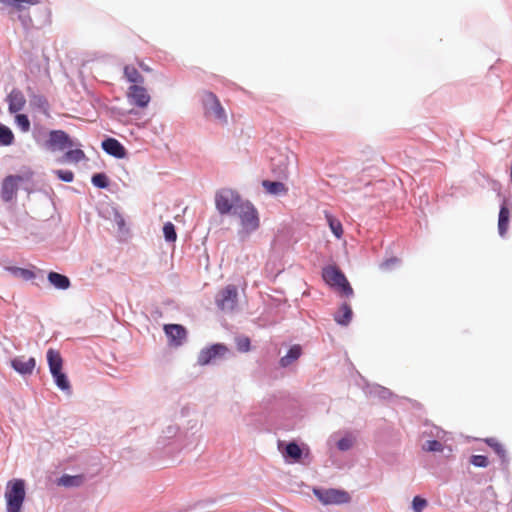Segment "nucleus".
Returning a JSON list of instances; mask_svg holds the SVG:
<instances>
[{
    "instance_id": "3",
    "label": "nucleus",
    "mask_w": 512,
    "mask_h": 512,
    "mask_svg": "<svg viewBox=\"0 0 512 512\" xmlns=\"http://www.w3.org/2000/svg\"><path fill=\"white\" fill-rule=\"evenodd\" d=\"M322 277L329 286L335 288L341 294L347 297L353 294L351 285L343 272L337 266L330 265L323 268Z\"/></svg>"
},
{
    "instance_id": "22",
    "label": "nucleus",
    "mask_w": 512,
    "mask_h": 512,
    "mask_svg": "<svg viewBox=\"0 0 512 512\" xmlns=\"http://www.w3.org/2000/svg\"><path fill=\"white\" fill-rule=\"evenodd\" d=\"M509 217L510 212L509 209L505 206H502L499 211V219H498V230L500 236L504 237L507 233L509 226Z\"/></svg>"
},
{
    "instance_id": "24",
    "label": "nucleus",
    "mask_w": 512,
    "mask_h": 512,
    "mask_svg": "<svg viewBox=\"0 0 512 512\" xmlns=\"http://www.w3.org/2000/svg\"><path fill=\"white\" fill-rule=\"evenodd\" d=\"M50 373L55 381V384L57 385V387L59 389H61L62 391H70L71 390L70 382H69L66 374L62 370H56V371L50 372Z\"/></svg>"
},
{
    "instance_id": "12",
    "label": "nucleus",
    "mask_w": 512,
    "mask_h": 512,
    "mask_svg": "<svg viewBox=\"0 0 512 512\" xmlns=\"http://www.w3.org/2000/svg\"><path fill=\"white\" fill-rule=\"evenodd\" d=\"M164 331L169 338L170 344L176 347L181 346L187 337L185 327L180 324H166L164 325Z\"/></svg>"
},
{
    "instance_id": "13",
    "label": "nucleus",
    "mask_w": 512,
    "mask_h": 512,
    "mask_svg": "<svg viewBox=\"0 0 512 512\" xmlns=\"http://www.w3.org/2000/svg\"><path fill=\"white\" fill-rule=\"evenodd\" d=\"M11 366L22 375H30L35 369L36 360L33 357L18 356L11 361Z\"/></svg>"
},
{
    "instance_id": "26",
    "label": "nucleus",
    "mask_w": 512,
    "mask_h": 512,
    "mask_svg": "<svg viewBox=\"0 0 512 512\" xmlns=\"http://www.w3.org/2000/svg\"><path fill=\"white\" fill-rule=\"evenodd\" d=\"M124 76L129 82L133 83V85H138L139 83L141 84L144 81L143 76L132 65H126L124 67Z\"/></svg>"
},
{
    "instance_id": "42",
    "label": "nucleus",
    "mask_w": 512,
    "mask_h": 512,
    "mask_svg": "<svg viewBox=\"0 0 512 512\" xmlns=\"http://www.w3.org/2000/svg\"><path fill=\"white\" fill-rule=\"evenodd\" d=\"M115 220H116V223L118 225V228L120 230H122L125 227V220H124V218L121 215L117 214L116 217H115Z\"/></svg>"
},
{
    "instance_id": "19",
    "label": "nucleus",
    "mask_w": 512,
    "mask_h": 512,
    "mask_svg": "<svg viewBox=\"0 0 512 512\" xmlns=\"http://www.w3.org/2000/svg\"><path fill=\"white\" fill-rule=\"evenodd\" d=\"M284 458L291 459L293 462H298L302 456V449L295 442H290L285 446L284 450H281Z\"/></svg>"
},
{
    "instance_id": "5",
    "label": "nucleus",
    "mask_w": 512,
    "mask_h": 512,
    "mask_svg": "<svg viewBox=\"0 0 512 512\" xmlns=\"http://www.w3.org/2000/svg\"><path fill=\"white\" fill-rule=\"evenodd\" d=\"M314 495L324 505H341L349 503L351 497L345 490L340 489H314Z\"/></svg>"
},
{
    "instance_id": "11",
    "label": "nucleus",
    "mask_w": 512,
    "mask_h": 512,
    "mask_svg": "<svg viewBox=\"0 0 512 512\" xmlns=\"http://www.w3.org/2000/svg\"><path fill=\"white\" fill-rule=\"evenodd\" d=\"M74 145L69 135L62 130H53L49 133L48 146L52 150H65Z\"/></svg>"
},
{
    "instance_id": "20",
    "label": "nucleus",
    "mask_w": 512,
    "mask_h": 512,
    "mask_svg": "<svg viewBox=\"0 0 512 512\" xmlns=\"http://www.w3.org/2000/svg\"><path fill=\"white\" fill-rule=\"evenodd\" d=\"M86 158L81 149L68 150L58 161L60 163H78Z\"/></svg>"
},
{
    "instance_id": "39",
    "label": "nucleus",
    "mask_w": 512,
    "mask_h": 512,
    "mask_svg": "<svg viewBox=\"0 0 512 512\" xmlns=\"http://www.w3.org/2000/svg\"><path fill=\"white\" fill-rule=\"evenodd\" d=\"M54 173L60 180L64 182H72L74 179L73 172L69 170H56Z\"/></svg>"
},
{
    "instance_id": "10",
    "label": "nucleus",
    "mask_w": 512,
    "mask_h": 512,
    "mask_svg": "<svg viewBox=\"0 0 512 512\" xmlns=\"http://www.w3.org/2000/svg\"><path fill=\"white\" fill-rule=\"evenodd\" d=\"M24 178L19 175H9L4 178L1 185V198L5 202L11 201L17 194L19 183Z\"/></svg>"
},
{
    "instance_id": "35",
    "label": "nucleus",
    "mask_w": 512,
    "mask_h": 512,
    "mask_svg": "<svg viewBox=\"0 0 512 512\" xmlns=\"http://www.w3.org/2000/svg\"><path fill=\"white\" fill-rule=\"evenodd\" d=\"M427 505L428 503L426 499L420 496H415L413 498L412 508L415 512H422L427 507Z\"/></svg>"
},
{
    "instance_id": "44",
    "label": "nucleus",
    "mask_w": 512,
    "mask_h": 512,
    "mask_svg": "<svg viewBox=\"0 0 512 512\" xmlns=\"http://www.w3.org/2000/svg\"><path fill=\"white\" fill-rule=\"evenodd\" d=\"M139 67L143 70V71H146V72H150L151 69L145 65L143 62H139Z\"/></svg>"
},
{
    "instance_id": "33",
    "label": "nucleus",
    "mask_w": 512,
    "mask_h": 512,
    "mask_svg": "<svg viewBox=\"0 0 512 512\" xmlns=\"http://www.w3.org/2000/svg\"><path fill=\"white\" fill-rule=\"evenodd\" d=\"M423 450L427 452H442L444 447L438 440H429L423 445Z\"/></svg>"
},
{
    "instance_id": "14",
    "label": "nucleus",
    "mask_w": 512,
    "mask_h": 512,
    "mask_svg": "<svg viewBox=\"0 0 512 512\" xmlns=\"http://www.w3.org/2000/svg\"><path fill=\"white\" fill-rule=\"evenodd\" d=\"M8 110L10 113L21 111L26 104L23 93L18 89H13L7 96Z\"/></svg>"
},
{
    "instance_id": "21",
    "label": "nucleus",
    "mask_w": 512,
    "mask_h": 512,
    "mask_svg": "<svg viewBox=\"0 0 512 512\" xmlns=\"http://www.w3.org/2000/svg\"><path fill=\"white\" fill-rule=\"evenodd\" d=\"M301 354H302L301 346L300 345H293L289 349L288 353L280 359V365L282 367L289 366L294 361H296L301 356Z\"/></svg>"
},
{
    "instance_id": "30",
    "label": "nucleus",
    "mask_w": 512,
    "mask_h": 512,
    "mask_svg": "<svg viewBox=\"0 0 512 512\" xmlns=\"http://www.w3.org/2000/svg\"><path fill=\"white\" fill-rule=\"evenodd\" d=\"M486 443L494 450V452L502 459L506 458V450L504 446L494 438H489Z\"/></svg>"
},
{
    "instance_id": "43",
    "label": "nucleus",
    "mask_w": 512,
    "mask_h": 512,
    "mask_svg": "<svg viewBox=\"0 0 512 512\" xmlns=\"http://www.w3.org/2000/svg\"><path fill=\"white\" fill-rule=\"evenodd\" d=\"M397 262V259L394 258V259H390V260H387L385 261L383 264H382V267H385V268H388L391 264H394Z\"/></svg>"
},
{
    "instance_id": "1",
    "label": "nucleus",
    "mask_w": 512,
    "mask_h": 512,
    "mask_svg": "<svg viewBox=\"0 0 512 512\" xmlns=\"http://www.w3.org/2000/svg\"><path fill=\"white\" fill-rule=\"evenodd\" d=\"M239 219V234L243 237L250 235L260 227L259 213L256 207L248 200H244L236 207L233 213Z\"/></svg>"
},
{
    "instance_id": "9",
    "label": "nucleus",
    "mask_w": 512,
    "mask_h": 512,
    "mask_svg": "<svg viewBox=\"0 0 512 512\" xmlns=\"http://www.w3.org/2000/svg\"><path fill=\"white\" fill-rule=\"evenodd\" d=\"M126 96L131 104L139 108H146L151 100L149 93L141 85H131L127 90Z\"/></svg>"
},
{
    "instance_id": "37",
    "label": "nucleus",
    "mask_w": 512,
    "mask_h": 512,
    "mask_svg": "<svg viewBox=\"0 0 512 512\" xmlns=\"http://www.w3.org/2000/svg\"><path fill=\"white\" fill-rule=\"evenodd\" d=\"M288 158L285 157L284 161L278 167V169L273 168V172L276 173L279 177L287 179L288 178Z\"/></svg>"
},
{
    "instance_id": "23",
    "label": "nucleus",
    "mask_w": 512,
    "mask_h": 512,
    "mask_svg": "<svg viewBox=\"0 0 512 512\" xmlns=\"http://www.w3.org/2000/svg\"><path fill=\"white\" fill-rule=\"evenodd\" d=\"M352 318V309L347 304L344 303L340 308L337 314L335 315L334 319L335 321L340 325H347Z\"/></svg>"
},
{
    "instance_id": "2",
    "label": "nucleus",
    "mask_w": 512,
    "mask_h": 512,
    "mask_svg": "<svg viewBox=\"0 0 512 512\" xmlns=\"http://www.w3.org/2000/svg\"><path fill=\"white\" fill-rule=\"evenodd\" d=\"M25 497V481L22 479L9 480L4 493L6 512H22Z\"/></svg>"
},
{
    "instance_id": "25",
    "label": "nucleus",
    "mask_w": 512,
    "mask_h": 512,
    "mask_svg": "<svg viewBox=\"0 0 512 512\" xmlns=\"http://www.w3.org/2000/svg\"><path fill=\"white\" fill-rule=\"evenodd\" d=\"M0 3L11 6L18 11L24 10L30 6L38 5L40 0H0Z\"/></svg>"
},
{
    "instance_id": "38",
    "label": "nucleus",
    "mask_w": 512,
    "mask_h": 512,
    "mask_svg": "<svg viewBox=\"0 0 512 512\" xmlns=\"http://www.w3.org/2000/svg\"><path fill=\"white\" fill-rule=\"evenodd\" d=\"M470 462L476 467H487L489 464L488 458L484 455H473Z\"/></svg>"
},
{
    "instance_id": "16",
    "label": "nucleus",
    "mask_w": 512,
    "mask_h": 512,
    "mask_svg": "<svg viewBox=\"0 0 512 512\" xmlns=\"http://www.w3.org/2000/svg\"><path fill=\"white\" fill-rule=\"evenodd\" d=\"M262 186L268 194L279 196L286 195L288 193V187L278 181L263 180Z\"/></svg>"
},
{
    "instance_id": "29",
    "label": "nucleus",
    "mask_w": 512,
    "mask_h": 512,
    "mask_svg": "<svg viewBox=\"0 0 512 512\" xmlns=\"http://www.w3.org/2000/svg\"><path fill=\"white\" fill-rule=\"evenodd\" d=\"M326 217L332 233L337 239H340L343 235V227L341 222L331 215H327Z\"/></svg>"
},
{
    "instance_id": "17",
    "label": "nucleus",
    "mask_w": 512,
    "mask_h": 512,
    "mask_svg": "<svg viewBox=\"0 0 512 512\" xmlns=\"http://www.w3.org/2000/svg\"><path fill=\"white\" fill-rule=\"evenodd\" d=\"M46 357L50 372L63 369L64 361L58 350L52 348L48 349Z\"/></svg>"
},
{
    "instance_id": "27",
    "label": "nucleus",
    "mask_w": 512,
    "mask_h": 512,
    "mask_svg": "<svg viewBox=\"0 0 512 512\" xmlns=\"http://www.w3.org/2000/svg\"><path fill=\"white\" fill-rule=\"evenodd\" d=\"M15 136L12 130L0 123V146H10L14 143Z\"/></svg>"
},
{
    "instance_id": "28",
    "label": "nucleus",
    "mask_w": 512,
    "mask_h": 512,
    "mask_svg": "<svg viewBox=\"0 0 512 512\" xmlns=\"http://www.w3.org/2000/svg\"><path fill=\"white\" fill-rule=\"evenodd\" d=\"M83 482V477L80 475L76 476H70V475H63L60 477L57 481V484L59 486L64 487H73V486H79Z\"/></svg>"
},
{
    "instance_id": "32",
    "label": "nucleus",
    "mask_w": 512,
    "mask_h": 512,
    "mask_svg": "<svg viewBox=\"0 0 512 512\" xmlns=\"http://www.w3.org/2000/svg\"><path fill=\"white\" fill-rule=\"evenodd\" d=\"M15 123L23 132H28L30 130V121L25 114H17L15 116Z\"/></svg>"
},
{
    "instance_id": "36",
    "label": "nucleus",
    "mask_w": 512,
    "mask_h": 512,
    "mask_svg": "<svg viewBox=\"0 0 512 512\" xmlns=\"http://www.w3.org/2000/svg\"><path fill=\"white\" fill-rule=\"evenodd\" d=\"M236 347L240 352H247L250 350V339L242 336L236 339Z\"/></svg>"
},
{
    "instance_id": "46",
    "label": "nucleus",
    "mask_w": 512,
    "mask_h": 512,
    "mask_svg": "<svg viewBox=\"0 0 512 512\" xmlns=\"http://www.w3.org/2000/svg\"><path fill=\"white\" fill-rule=\"evenodd\" d=\"M39 101L42 102L43 104L47 105V102L45 99L40 98Z\"/></svg>"
},
{
    "instance_id": "31",
    "label": "nucleus",
    "mask_w": 512,
    "mask_h": 512,
    "mask_svg": "<svg viewBox=\"0 0 512 512\" xmlns=\"http://www.w3.org/2000/svg\"><path fill=\"white\" fill-rule=\"evenodd\" d=\"M163 234L168 242H174L177 238L175 227L171 222H167L163 226Z\"/></svg>"
},
{
    "instance_id": "4",
    "label": "nucleus",
    "mask_w": 512,
    "mask_h": 512,
    "mask_svg": "<svg viewBox=\"0 0 512 512\" xmlns=\"http://www.w3.org/2000/svg\"><path fill=\"white\" fill-rule=\"evenodd\" d=\"M244 199L239 193L233 189L224 188L219 190L215 196V205L218 212L222 215L234 213L236 207L241 204Z\"/></svg>"
},
{
    "instance_id": "40",
    "label": "nucleus",
    "mask_w": 512,
    "mask_h": 512,
    "mask_svg": "<svg viewBox=\"0 0 512 512\" xmlns=\"http://www.w3.org/2000/svg\"><path fill=\"white\" fill-rule=\"evenodd\" d=\"M352 445H353V441L349 437H344L337 442V447L342 451H346V450L350 449L352 447Z\"/></svg>"
},
{
    "instance_id": "7",
    "label": "nucleus",
    "mask_w": 512,
    "mask_h": 512,
    "mask_svg": "<svg viewBox=\"0 0 512 512\" xmlns=\"http://www.w3.org/2000/svg\"><path fill=\"white\" fill-rule=\"evenodd\" d=\"M238 292L234 285H227L216 299L218 307L223 311H233L237 305Z\"/></svg>"
},
{
    "instance_id": "8",
    "label": "nucleus",
    "mask_w": 512,
    "mask_h": 512,
    "mask_svg": "<svg viewBox=\"0 0 512 512\" xmlns=\"http://www.w3.org/2000/svg\"><path fill=\"white\" fill-rule=\"evenodd\" d=\"M228 352V348L224 344H214L210 347L202 349L198 355L197 362L199 365H208L218 358H222Z\"/></svg>"
},
{
    "instance_id": "45",
    "label": "nucleus",
    "mask_w": 512,
    "mask_h": 512,
    "mask_svg": "<svg viewBox=\"0 0 512 512\" xmlns=\"http://www.w3.org/2000/svg\"><path fill=\"white\" fill-rule=\"evenodd\" d=\"M445 434H446V433H445L444 431L439 430V431L437 432V434H436V437H437V438H439V439H443V438H444V436H445Z\"/></svg>"
},
{
    "instance_id": "6",
    "label": "nucleus",
    "mask_w": 512,
    "mask_h": 512,
    "mask_svg": "<svg viewBox=\"0 0 512 512\" xmlns=\"http://www.w3.org/2000/svg\"><path fill=\"white\" fill-rule=\"evenodd\" d=\"M205 115L221 124L227 123V116L217 96L212 92L204 94Z\"/></svg>"
},
{
    "instance_id": "41",
    "label": "nucleus",
    "mask_w": 512,
    "mask_h": 512,
    "mask_svg": "<svg viewBox=\"0 0 512 512\" xmlns=\"http://www.w3.org/2000/svg\"><path fill=\"white\" fill-rule=\"evenodd\" d=\"M11 270L16 273V274H20L22 277H24L25 279H31L34 277V273L28 269H23V268H11Z\"/></svg>"
},
{
    "instance_id": "34",
    "label": "nucleus",
    "mask_w": 512,
    "mask_h": 512,
    "mask_svg": "<svg viewBox=\"0 0 512 512\" xmlns=\"http://www.w3.org/2000/svg\"><path fill=\"white\" fill-rule=\"evenodd\" d=\"M92 183L98 188H106L108 186V178L104 173H97L92 176Z\"/></svg>"
},
{
    "instance_id": "15",
    "label": "nucleus",
    "mask_w": 512,
    "mask_h": 512,
    "mask_svg": "<svg viewBox=\"0 0 512 512\" xmlns=\"http://www.w3.org/2000/svg\"><path fill=\"white\" fill-rule=\"evenodd\" d=\"M102 149L109 155L116 158H124L126 156V149L115 138H107L102 142Z\"/></svg>"
},
{
    "instance_id": "18",
    "label": "nucleus",
    "mask_w": 512,
    "mask_h": 512,
    "mask_svg": "<svg viewBox=\"0 0 512 512\" xmlns=\"http://www.w3.org/2000/svg\"><path fill=\"white\" fill-rule=\"evenodd\" d=\"M48 281L51 285H53L56 289L66 290L70 287L71 283L67 276L62 275L57 272H50L48 274Z\"/></svg>"
}]
</instances>
